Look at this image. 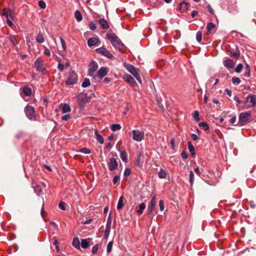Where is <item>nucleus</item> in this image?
<instances>
[{
    "instance_id": "1",
    "label": "nucleus",
    "mask_w": 256,
    "mask_h": 256,
    "mask_svg": "<svg viewBox=\"0 0 256 256\" xmlns=\"http://www.w3.org/2000/svg\"><path fill=\"white\" fill-rule=\"evenodd\" d=\"M106 38L110 40L112 45L120 52L124 50V46L118 37L114 33H108L106 34Z\"/></svg>"
},
{
    "instance_id": "2",
    "label": "nucleus",
    "mask_w": 256,
    "mask_h": 256,
    "mask_svg": "<svg viewBox=\"0 0 256 256\" xmlns=\"http://www.w3.org/2000/svg\"><path fill=\"white\" fill-rule=\"evenodd\" d=\"M65 84L67 86L74 85L78 82V76L74 70H70L65 74Z\"/></svg>"
},
{
    "instance_id": "3",
    "label": "nucleus",
    "mask_w": 256,
    "mask_h": 256,
    "mask_svg": "<svg viewBox=\"0 0 256 256\" xmlns=\"http://www.w3.org/2000/svg\"><path fill=\"white\" fill-rule=\"evenodd\" d=\"M124 67L126 69V70L134 76V78L136 79L139 83L142 84V80L140 75L139 69L134 67L132 64L128 63L125 62L124 63Z\"/></svg>"
},
{
    "instance_id": "4",
    "label": "nucleus",
    "mask_w": 256,
    "mask_h": 256,
    "mask_svg": "<svg viewBox=\"0 0 256 256\" xmlns=\"http://www.w3.org/2000/svg\"><path fill=\"white\" fill-rule=\"evenodd\" d=\"M128 136L136 142H140L144 138V133L142 130L134 129L128 132Z\"/></svg>"
},
{
    "instance_id": "5",
    "label": "nucleus",
    "mask_w": 256,
    "mask_h": 256,
    "mask_svg": "<svg viewBox=\"0 0 256 256\" xmlns=\"http://www.w3.org/2000/svg\"><path fill=\"white\" fill-rule=\"evenodd\" d=\"M2 16L6 17L7 24L12 28L14 25V15L12 10L8 8H4L2 12Z\"/></svg>"
},
{
    "instance_id": "6",
    "label": "nucleus",
    "mask_w": 256,
    "mask_h": 256,
    "mask_svg": "<svg viewBox=\"0 0 256 256\" xmlns=\"http://www.w3.org/2000/svg\"><path fill=\"white\" fill-rule=\"evenodd\" d=\"M25 114L28 118L31 120H36L34 108L30 105H27L24 109Z\"/></svg>"
},
{
    "instance_id": "7",
    "label": "nucleus",
    "mask_w": 256,
    "mask_h": 256,
    "mask_svg": "<svg viewBox=\"0 0 256 256\" xmlns=\"http://www.w3.org/2000/svg\"><path fill=\"white\" fill-rule=\"evenodd\" d=\"M34 64L38 72L44 74L46 73L47 70L44 66V61L40 58H37Z\"/></svg>"
},
{
    "instance_id": "8",
    "label": "nucleus",
    "mask_w": 256,
    "mask_h": 256,
    "mask_svg": "<svg viewBox=\"0 0 256 256\" xmlns=\"http://www.w3.org/2000/svg\"><path fill=\"white\" fill-rule=\"evenodd\" d=\"M108 72V68L106 67H102L100 68L98 74H96L94 76V79L96 80L99 82L102 80V79L105 76Z\"/></svg>"
},
{
    "instance_id": "9",
    "label": "nucleus",
    "mask_w": 256,
    "mask_h": 256,
    "mask_svg": "<svg viewBox=\"0 0 256 256\" xmlns=\"http://www.w3.org/2000/svg\"><path fill=\"white\" fill-rule=\"evenodd\" d=\"M98 68V64L96 62L93 60L90 64L88 66V75L94 78V72L97 70Z\"/></svg>"
},
{
    "instance_id": "10",
    "label": "nucleus",
    "mask_w": 256,
    "mask_h": 256,
    "mask_svg": "<svg viewBox=\"0 0 256 256\" xmlns=\"http://www.w3.org/2000/svg\"><path fill=\"white\" fill-rule=\"evenodd\" d=\"M96 51L98 54H100L104 56H106L108 58L112 59L114 58L113 55L110 52L105 48L101 47L96 48Z\"/></svg>"
},
{
    "instance_id": "11",
    "label": "nucleus",
    "mask_w": 256,
    "mask_h": 256,
    "mask_svg": "<svg viewBox=\"0 0 256 256\" xmlns=\"http://www.w3.org/2000/svg\"><path fill=\"white\" fill-rule=\"evenodd\" d=\"M76 98L80 106L88 102V98L87 94L84 92L78 94L76 96Z\"/></svg>"
},
{
    "instance_id": "12",
    "label": "nucleus",
    "mask_w": 256,
    "mask_h": 256,
    "mask_svg": "<svg viewBox=\"0 0 256 256\" xmlns=\"http://www.w3.org/2000/svg\"><path fill=\"white\" fill-rule=\"evenodd\" d=\"M251 116L250 111L241 113L239 116V122L242 124H244L248 122V118Z\"/></svg>"
},
{
    "instance_id": "13",
    "label": "nucleus",
    "mask_w": 256,
    "mask_h": 256,
    "mask_svg": "<svg viewBox=\"0 0 256 256\" xmlns=\"http://www.w3.org/2000/svg\"><path fill=\"white\" fill-rule=\"evenodd\" d=\"M249 102L250 104H248L246 108L254 106L256 105V96L254 94H248L246 97V100L244 103Z\"/></svg>"
},
{
    "instance_id": "14",
    "label": "nucleus",
    "mask_w": 256,
    "mask_h": 256,
    "mask_svg": "<svg viewBox=\"0 0 256 256\" xmlns=\"http://www.w3.org/2000/svg\"><path fill=\"white\" fill-rule=\"evenodd\" d=\"M156 204V196H154L152 198L148 208V214L150 216L152 214Z\"/></svg>"
},
{
    "instance_id": "15",
    "label": "nucleus",
    "mask_w": 256,
    "mask_h": 256,
    "mask_svg": "<svg viewBox=\"0 0 256 256\" xmlns=\"http://www.w3.org/2000/svg\"><path fill=\"white\" fill-rule=\"evenodd\" d=\"M118 164L115 158H112L110 160L108 166L110 170L113 171L118 168Z\"/></svg>"
},
{
    "instance_id": "16",
    "label": "nucleus",
    "mask_w": 256,
    "mask_h": 256,
    "mask_svg": "<svg viewBox=\"0 0 256 256\" xmlns=\"http://www.w3.org/2000/svg\"><path fill=\"white\" fill-rule=\"evenodd\" d=\"M123 79L128 82L132 86H136L137 84L134 78L130 74H125L123 76Z\"/></svg>"
},
{
    "instance_id": "17",
    "label": "nucleus",
    "mask_w": 256,
    "mask_h": 256,
    "mask_svg": "<svg viewBox=\"0 0 256 256\" xmlns=\"http://www.w3.org/2000/svg\"><path fill=\"white\" fill-rule=\"evenodd\" d=\"M112 225V220L110 218H108L106 222V230L104 232V238L107 239L109 236Z\"/></svg>"
},
{
    "instance_id": "18",
    "label": "nucleus",
    "mask_w": 256,
    "mask_h": 256,
    "mask_svg": "<svg viewBox=\"0 0 256 256\" xmlns=\"http://www.w3.org/2000/svg\"><path fill=\"white\" fill-rule=\"evenodd\" d=\"M224 66L228 69H232L234 66V62L229 58H226L223 62Z\"/></svg>"
},
{
    "instance_id": "19",
    "label": "nucleus",
    "mask_w": 256,
    "mask_h": 256,
    "mask_svg": "<svg viewBox=\"0 0 256 256\" xmlns=\"http://www.w3.org/2000/svg\"><path fill=\"white\" fill-rule=\"evenodd\" d=\"M98 24L100 27L104 30H108L110 28V25L107 20L105 19L102 18L98 20Z\"/></svg>"
},
{
    "instance_id": "20",
    "label": "nucleus",
    "mask_w": 256,
    "mask_h": 256,
    "mask_svg": "<svg viewBox=\"0 0 256 256\" xmlns=\"http://www.w3.org/2000/svg\"><path fill=\"white\" fill-rule=\"evenodd\" d=\"M100 40L98 38H92L88 40V44L89 46H92L96 45L99 42Z\"/></svg>"
},
{
    "instance_id": "21",
    "label": "nucleus",
    "mask_w": 256,
    "mask_h": 256,
    "mask_svg": "<svg viewBox=\"0 0 256 256\" xmlns=\"http://www.w3.org/2000/svg\"><path fill=\"white\" fill-rule=\"evenodd\" d=\"M94 134L97 142L100 144H102L104 142V138L102 136L98 134L97 130H94Z\"/></svg>"
},
{
    "instance_id": "22",
    "label": "nucleus",
    "mask_w": 256,
    "mask_h": 256,
    "mask_svg": "<svg viewBox=\"0 0 256 256\" xmlns=\"http://www.w3.org/2000/svg\"><path fill=\"white\" fill-rule=\"evenodd\" d=\"M168 176V172L165 170L160 168L158 172V176L160 178H166Z\"/></svg>"
},
{
    "instance_id": "23",
    "label": "nucleus",
    "mask_w": 256,
    "mask_h": 256,
    "mask_svg": "<svg viewBox=\"0 0 256 256\" xmlns=\"http://www.w3.org/2000/svg\"><path fill=\"white\" fill-rule=\"evenodd\" d=\"M36 42L38 43H40V44L43 43L45 40L43 34L40 32H39L37 34V36L36 38Z\"/></svg>"
},
{
    "instance_id": "24",
    "label": "nucleus",
    "mask_w": 256,
    "mask_h": 256,
    "mask_svg": "<svg viewBox=\"0 0 256 256\" xmlns=\"http://www.w3.org/2000/svg\"><path fill=\"white\" fill-rule=\"evenodd\" d=\"M215 24L212 22H210L206 26L207 32L206 33V34H209L211 32V30L215 28Z\"/></svg>"
},
{
    "instance_id": "25",
    "label": "nucleus",
    "mask_w": 256,
    "mask_h": 256,
    "mask_svg": "<svg viewBox=\"0 0 256 256\" xmlns=\"http://www.w3.org/2000/svg\"><path fill=\"white\" fill-rule=\"evenodd\" d=\"M72 246L76 248L79 250L80 248V242L78 237L74 238L72 241Z\"/></svg>"
},
{
    "instance_id": "26",
    "label": "nucleus",
    "mask_w": 256,
    "mask_h": 256,
    "mask_svg": "<svg viewBox=\"0 0 256 256\" xmlns=\"http://www.w3.org/2000/svg\"><path fill=\"white\" fill-rule=\"evenodd\" d=\"M120 157L123 162H126L128 160V154L126 150H120Z\"/></svg>"
},
{
    "instance_id": "27",
    "label": "nucleus",
    "mask_w": 256,
    "mask_h": 256,
    "mask_svg": "<svg viewBox=\"0 0 256 256\" xmlns=\"http://www.w3.org/2000/svg\"><path fill=\"white\" fill-rule=\"evenodd\" d=\"M62 110L63 113L70 112L71 110L70 106L66 104H64L62 106Z\"/></svg>"
},
{
    "instance_id": "28",
    "label": "nucleus",
    "mask_w": 256,
    "mask_h": 256,
    "mask_svg": "<svg viewBox=\"0 0 256 256\" xmlns=\"http://www.w3.org/2000/svg\"><path fill=\"white\" fill-rule=\"evenodd\" d=\"M34 190L38 196H40L42 194V190L41 186L40 185H36L34 187Z\"/></svg>"
},
{
    "instance_id": "29",
    "label": "nucleus",
    "mask_w": 256,
    "mask_h": 256,
    "mask_svg": "<svg viewBox=\"0 0 256 256\" xmlns=\"http://www.w3.org/2000/svg\"><path fill=\"white\" fill-rule=\"evenodd\" d=\"M22 92L26 96H30L32 94V90L28 86H24Z\"/></svg>"
},
{
    "instance_id": "30",
    "label": "nucleus",
    "mask_w": 256,
    "mask_h": 256,
    "mask_svg": "<svg viewBox=\"0 0 256 256\" xmlns=\"http://www.w3.org/2000/svg\"><path fill=\"white\" fill-rule=\"evenodd\" d=\"M8 38L9 40L12 43V44L14 46H16L17 44H18V42H17V40H16V39L15 38L14 36H13L12 34H10L8 36Z\"/></svg>"
},
{
    "instance_id": "31",
    "label": "nucleus",
    "mask_w": 256,
    "mask_h": 256,
    "mask_svg": "<svg viewBox=\"0 0 256 256\" xmlns=\"http://www.w3.org/2000/svg\"><path fill=\"white\" fill-rule=\"evenodd\" d=\"M74 17L76 20L78 22H80L82 20V14L78 10H77L75 12Z\"/></svg>"
},
{
    "instance_id": "32",
    "label": "nucleus",
    "mask_w": 256,
    "mask_h": 256,
    "mask_svg": "<svg viewBox=\"0 0 256 256\" xmlns=\"http://www.w3.org/2000/svg\"><path fill=\"white\" fill-rule=\"evenodd\" d=\"M145 208H146V204L144 203V202L141 203L139 205V209H138V210L136 211L137 214L138 215H140L141 214H142V212H143V211L145 209Z\"/></svg>"
},
{
    "instance_id": "33",
    "label": "nucleus",
    "mask_w": 256,
    "mask_h": 256,
    "mask_svg": "<svg viewBox=\"0 0 256 256\" xmlns=\"http://www.w3.org/2000/svg\"><path fill=\"white\" fill-rule=\"evenodd\" d=\"M228 10L230 13L236 14L238 12L237 7L236 5H232L228 8Z\"/></svg>"
},
{
    "instance_id": "34",
    "label": "nucleus",
    "mask_w": 256,
    "mask_h": 256,
    "mask_svg": "<svg viewBox=\"0 0 256 256\" xmlns=\"http://www.w3.org/2000/svg\"><path fill=\"white\" fill-rule=\"evenodd\" d=\"M90 80L87 78H84V79L83 82H82V88H87L88 86H90Z\"/></svg>"
},
{
    "instance_id": "35",
    "label": "nucleus",
    "mask_w": 256,
    "mask_h": 256,
    "mask_svg": "<svg viewBox=\"0 0 256 256\" xmlns=\"http://www.w3.org/2000/svg\"><path fill=\"white\" fill-rule=\"evenodd\" d=\"M124 206V197L122 196H120L119 198L118 204L117 205V209L120 210Z\"/></svg>"
},
{
    "instance_id": "36",
    "label": "nucleus",
    "mask_w": 256,
    "mask_h": 256,
    "mask_svg": "<svg viewBox=\"0 0 256 256\" xmlns=\"http://www.w3.org/2000/svg\"><path fill=\"white\" fill-rule=\"evenodd\" d=\"M121 126L120 124H113L111 126V130L113 132L118 130L121 129Z\"/></svg>"
},
{
    "instance_id": "37",
    "label": "nucleus",
    "mask_w": 256,
    "mask_h": 256,
    "mask_svg": "<svg viewBox=\"0 0 256 256\" xmlns=\"http://www.w3.org/2000/svg\"><path fill=\"white\" fill-rule=\"evenodd\" d=\"M81 246L83 248H86L89 246L88 242L85 239L81 241Z\"/></svg>"
},
{
    "instance_id": "38",
    "label": "nucleus",
    "mask_w": 256,
    "mask_h": 256,
    "mask_svg": "<svg viewBox=\"0 0 256 256\" xmlns=\"http://www.w3.org/2000/svg\"><path fill=\"white\" fill-rule=\"evenodd\" d=\"M88 26H89L90 29L92 30H96V28H97L96 23L93 21H91L90 22Z\"/></svg>"
},
{
    "instance_id": "39",
    "label": "nucleus",
    "mask_w": 256,
    "mask_h": 256,
    "mask_svg": "<svg viewBox=\"0 0 256 256\" xmlns=\"http://www.w3.org/2000/svg\"><path fill=\"white\" fill-rule=\"evenodd\" d=\"M198 126L200 127L203 128L206 131L208 130H209V126L206 122H200L198 124Z\"/></svg>"
},
{
    "instance_id": "40",
    "label": "nucleus",
    "mask_w": 256,
    "mask_h": 256,
    "mask_svg": "<svg viewBox=\"0 0 256 256\" xmlns=\"http://www.w3.org/2000/svg\"><path fill=\"white\" fill-rule=\"evenodd\" d=\"M188 150L192 154V155L194 154V148L193 145L192 144V143L189 142H188Z\"/></svg>"
},
{
    "instance_id": "41",
    "label": "nucleus",
    "mask_w": 256,
    "mask_h": 256,
    "mask_svg": "<svg viewBox=\"0 0 256 256\" xmlns=\"http://www.w3.org/2000/svg\"><path fill=\"white\" fill-rule=\"evenodd\" d=\"M196 40L198 42H200L202 40V32L198 31L196 34Z\"/></svg>"
},
{
    "instance_id": "42",
    "label": "nucleus",
    "mask_w": 256,
    "mask_h": 256,
    "mask_svg": "<svg viewBox=\"0 0 256 256\" xmlns=\"http://www.w3.org/2000/svg\"><path fill=\"white\" fill-rule=\"evenodd\" d=\"M79 152L82 153H84L85 154H90L91 153V150L90 149L88 148H81Z\"/></svg>"
},
{
    "instance_id": "43",
    "label": "nucleus",
    "mask_w": 256,
    "mask_h": 256,
    "mask_svg": "<svg viewBox=\"0 0 256 256\" xmlns=\"http://www.w3.org/2000/svg\"><path fill=\"white\" fill-rule=\"evenodd\" d=\"M232 81L234 84L237 85L239 84L241 82L240 78L236 76L232 78Z\"/></svg>"
},
{
    "instance_id": "44",
    "label": "nucleus",
    "mask_w": 256,
    "mask_h": 256,
    "mask_svg": "<svg viewBox=\"0 0 256 256\" xmlns=\"http://www.w3.org/2000/svg\"><path fill=\"white\" fill-rule=\"evenodd\" d=\"M194 174L192 171H190V182L191 186H192L194 182Z\"/></svg>"
},
{
    "instance_id": "45",
    "label": "nucleus",
    "mask_w": 256,
    "mask_h": 256,
    "mask_svg": "<svg viewBox=\"0 0 256 256\" xmlns=\"http://www.w3.org/2000/svg\"><path fill=\"white\" fill-rule=\"evenodd\" d=\"M243 68V65L242 64H239L237 65L235 68V72L237 73H240L241 72Z\"/></svg>"
},
{
    "instance_id": "46",
    "label": "nucleus",
    "mask_w": 256,
    "mask_h": 256,
    "mask_svg": "<svg viewBox=\"0 0 256 256\" xmlns=\"http://www.w3.org/2000/svg\"><path fill=\"white\" fill-rule=\"evenodd\" d=\"M58 68L60 71L62 72L64 69V65L61 62L60 60H58Z\"/></svg>"
},
{
    "instance_id": "47",
    "label": "nucleus",
    "mask_w": 256,
    "mask_h": 256,
    "mask_svg": "<svg viewBox=\"0 0 256 256\" xmlns=\"http://www.w3.org/2000/svg\"><path fill=\"white\" fill-rule=\"evenodd\" d=\"M113 245V242L112 241L110 242L106 247V252L109 253L112 251V247Z\"/></svg>"
},
{
    "instance_id": "48",
    "label": "nucleus",
    "mask_w": 256,
    "mask_h": 256,
    "mask_svg": "<svg viewBox=\"0 0 256 256\" xmlns=\"http://www.w3.org/2000/svg\"><path fill=\"white\" fill-rule=\"evenodd\" d=\"M193 118L196 121L198 122L200 120L199 118V113L198 111H195L193 114Z\"/></svg>"
},
{
    "instance_id": "49",
    "label": "nucleus",
    "mask_w": 256,
    "mask_h": 256,
    "mask_svg": "<svg viewBox=\"0 0 256 256\" xmlns=\"http://www.w3.org/2000/svg\"><path fill=\"white\" fill-rule=\"evenodd\" d=\"M99 248V245L98 244H96L94 245L92 248V252L94 254H96Z\"/></svg>"
},
{
    "instance_id": "50",
    "label": "nucleus",
    "mask_w": 256,
    "mask_h": 256,
    "mask_svg": "<svg viewBox=\"0 0 256 256\" xmlns=\"http://www.w3.org/2000/svg\"><path fill=\"white\" fill-rule=\"evenodd\" d=\"M230 54L232 56L238 58L240 56V54L238 51H235L234 52H231Z\"/></svg>"
},
{
    "instance_id": "51",
    "label": "nucleus",
    "mask_w": 256,
    "mask_h": 256,
    "mask_svg": "<svg viewBox=\"0 0 256 256\" xmlns=\"http://www.w3.org/2000/svg\"><path fill=\"white\" fill-rule=\"evenodd\" d=\"M159 207L161 211H163L164 210V202L163 200H160L159 201Z\"/></svg>"
},
{
    "instance_id": "52",
    "label": "nucleus",
    "mask_w": 256,
    "mask_h": 256,
    "mask_svg": "<svg viewBox=\"0 0 256 256\" xmlns=\"http://www.w3.org/2000/svg\"><path fill=\"white\" fill-rule=\"evenodd\" d=\"M38 6L40 8L43 9L45 8L46 7V4L45 2L42 0H40L38 2Z\"/></svg>"
},
{
    "instance_id": "53",
    "label": "nucleus",
    "mask_w": 256,
    "mask_h": 256,
    "mask_svg": "<svg viewBox=\"0 0 256 256\" xmlns=\"http://www.w3.org/2000/svg\"><path fill=\"white\" fill-rule=\"evenodd\" d=\"M120 177L118 176H115L112 180V182L114 184H116L120 180Z\"/></svg>"
},
{
    "instance_id": "54",
    "label": "nucleus",
    "mask_w": 256,
    "mask_h": 256,
    "mask_svg": "<svg viewBox=\"0 0 256 256\" xmlns=\"http://www.w3.org/2000/svg\"><path fill=\"white\" fill-rule=\"evenodd\" d=\"M70 118V116L69 114H66L64 116H63L62 117V119L63 120L66 121L68 120Z\"/></svg>"
},
{
    "instance_id": "55",
    "label": "nucleus",
    "mask_w": 256,
    "mask_h": 256,
    "mask_svg": "<svg viewBox=\"0 0 256 256\" xmlns=\"http://www.w3.org/2000/svg\"><path fill=\"white\" fill-rule=\"evenodd\" d=\"M44 54L48 56H50L51 54L50 50L48 48H46Z\"/></svg>"
},
{
    "instance_id": "56",
    "label": "nucleus",
    "mask_w": 256,
    "mask_h": 256,
    "mask_svg": "<svg viewBox=\"0 0 256 256\" xmlns=\"http://www.w3.org/2000/svg\"><path fill=\"white\" fill-rule=\"evenodd\" d=\"M131 173V170L130 168H126L125 169V170H124V175L125 176H128L129 175H130Z\"/></svg>"
},
{
    "instance_id": "57",
    "label": "nucleus",
    "mask_w": 256,
    "mask_h": 256,
    "mask_svg": "<svg viewBox=\"0 0 256 256\" xmlns=\"http://www.w3.org/2000/svg\"><path fill=\"white\" fill-rule=\"evenodd\" d=\"M58 208L60 209H61L63 210H65L64 202H60L58 204Z\"/></svg>"
},
{
    "instance_id": "58",
    "label": "nucleus",
    "mask_w": 256,
    "mask_h": 256,
    "mask_svg": "<svg viewBox=\"0 0 256 256\" xmlns=\"http://www.w3.org/2000/svg\"><path fill=\"white\" fill-rule=\"evenodd\" d=\"M174 142H175L174 138H171L170 143L171 147L172 149H174L175 148Z\"/></svg>"
},
{
    "instance_id": "59",
    "label": "nucleus",
    "mask_w": 256,
    "mask_h": 256,
    "mask_svg": "<svg viewBox=\"0 0 256 256\" xmlns=\"http://www.w3.org/2000/svg\"><path fill=\"white\" fill-rule=\"evenodd\" d=\"M60 40L62 46V48L64 50L66 47L65 42L62 38H60Z\"/></svg>"
},
{
    "instance_id": "60",
    "label": "nucleus",
    "mask_w": 256,
    "mask_h": 256,
    "mask_svg": "<svg viewBox=\"0 0 256 256\" xmlns=\"http://www.w3.org/2000/svg\"><path fill=\"white\" fill-rule=\"evenodd\" d=\"M250 74V70H245V72L244 73V76L246 77H249Z\"/></svg>"
},
{
    "instance_id": "61",
    "label": "nucleus",
    "mask_w": 256,
    "mask_h": 256,
    "mask_svg": "<svg viewBox=\"0 0 256 256\" xmlns=\"http://www.w3.org/2000/svg\"><path fill=\"white\" fill-rule=\"evenodd\" d=\"M236 122V116H234V117L231 118L230 120V122L232 124H234Z\"/></svg>"
},
{
    "instance_id": "62",
    "label": "nucleus",
    "mask_w": 256,
    "mask_h": 256,
    "mask_svg": "<svg viewBox=\"0 0 256 256\" xmlns=\"http://www.w3.org/2000/svg\"><path fill=\"white\" fill-rule=\"evenodd\" d=\"M191 137H192V140H194V141L197 140L198 139V136L194 134H191Z\"/></svg>"
},
{
    "instance_id": "63",
    "label": "nucleus",
    "mask_w": 256,
    "mask_h": 256,
    "mask_svg": "<svg viewBox=\"0 0 256 256\" xmlns=\"http://www.w3.org/2000/svg\"><path fill=\"white\" fill-rule=\"evenodd\" d=\"M234 100L238 104H241L242 102V101L239 99L237 96H234Z\"/></svg>"
},
{
    "instance_id": "64",
    "label": "nucleus",
    "mask_w": 256,
    "mask_h": 256,
    "mask_svg": "<svg viewBox=\"0 0 256 256\" xmlns=\"http://www.w3.org/2000/svg\"><path fill=\"white\" fill-rule=\"evenodd\" d=\"M181 156L184 159H186L188 158V155L186 152L183 151L181 154Z\"/></svg>"
}]
</instances>
